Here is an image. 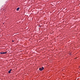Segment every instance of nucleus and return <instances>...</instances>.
<instances>
[{
  "label": "nucleus",
  "instance_id": "39448f33",
  "mask_svg": "<svg viewBox=\"0 0 80 80\" xmlns=\"http://www.w3.org/2000/svg\"><path fill=\"white\" fill-rule=\"evenodd\" d=\"M12 42H14V41H13V40H12Z\"/></svg>",
  "mask_w": 80,
  "mask_h": 80
},
{
  "label": "nucleus",
  "instance_id": "20e7f679",
  "mask_svg": "<svg viewBox=\"0 0 80 80\" xmlns=\"http://www.w3.org/2000/svg\"><path fill=\"white\" fill-rule=\"evenodd\" d=\"M19 9H20V8H18L17 9V11H18L19 10Z\"/></svg>",
  "mask_w": 80,
  "mask_h": 80
},
{
  "label": "nucleus",
  "instance_id": "7ed1b4c3",
  "mask_svg": "<svg viewBox=\"0 0 80 80\" xmlns=\"http://www.w3.org/2000/svg\"><path fill=\"white\" fill-rule=\"evenodd\" d=\"M11 71H12V69H10L9 71H8V73H11Z\"/></svg>",
  "mask_w": 80,
  "mask_h": 80
},
{
  "label": "nucleus",
  "instance_id": "f03ea898",
  "mask_svg": "<svg viewBox=\"0 0 80 80\" xmlns=\"http://www.w3.org/2000/svg\"><path fill=\"white\" fill-rule=\"evenodd\" d=\"M0 53L1 54H5V53H7V52H1Z\"/></svg>",
  "mask_w": 80,
  "mask_h": 80
},
{
  "label": "nucleus",
  "instance_id": "f257e3e1",
  "mask_svg": "<svg viewBox=\"0 0 80 80\" xmlns=\"http://www.w3.org/2000/svg\"><path fill=\"white\" fill-rule=\"evenodd\" d=\"M43 70H44V68L43 67H42V68H39V70L40 71H42Z\"/></svg>",
  "mask_w": 80,
  "mask_h": 80
}]
</instances>
